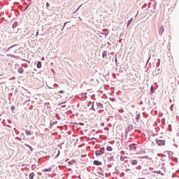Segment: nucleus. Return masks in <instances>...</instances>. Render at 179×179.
Returning <instances> with one entry per match:
<instances>
[{
    "instance_id": "12",
    "label": "nucleus",
    "mask_w": 179,
    "mask_h": 179,
    "mask_svg": "<svg viewBox=\"0 0 179 179\" xmlns=\"http://www.w3.org/2000/svg\"><path fill=\"white\" fill-rule=\"evenodd\" d=\"M34 177V173H31V174L29 175V178H30V179H33Z\"/></svg>"
},
{
    "instance_id": "23",
    "label": "nucleus",
    "mask_w": 179,
    "mask_h": 179,
    "mask_svg": "<svg viewBox=\"0 0 179 179\" xmlns=\"http://www.w3.org/2000/svg\"><path fill=\"white\" fill-rule=\"evenodd\" d=\"M27 8H29V6H27L24 8V10H27Z\"/></svg>"
},
{
    "instance_id": "27",
    "label": "nucleus",
    "mask_w": 179,
    "mask_h": 179,
    "mask_svg": "<svg viewBox=\"0 0 179 179\" xmlns=\"http://www.w3.org/2000/svg\"><path fill=\"white\" fill-rule=\"evenodd\" d=\"M66 23H68V22H66Z\"/></svg>"
},
{
    "instance_id": "25",
    "label": "nucleus",
    "mask_w": 179,
    "mask_h": 179,
    "mask_svg": "<svg viewBox=\"0 0 179 179\" xmlns=\"http://www.w3.org/2000/svg\"><path fill=\"white\" fill-rule=\"evenodd\" d=\"M22 10H23V12H26V10H25V8H24V9H23Z\"/></svg>"
},
{
    "instance_id": "7",
    "label": "nucleus",
    "mask_w": 179,
    "mask_h": 179,
    "mask_svg": "<svg viewBox=\"0 0 179 179\" xmlns=\"http://www.w3.org/2000/svg\"><path fill=\"white\" fill-rule=\"evenodd\" d=\"M106 150L108 151V152H111L112 150H113V148H111V147H107L106 148Z\"/></svg>"
},
{
    "instance_id": "17",
    "label": "nucleus",
    "mask_w": 179,
    "mask_h": 179,
    "mask_svg": "<svg viewBox=\"0 0 179 179\" xmlns=\"http://www.w3.org/2000/svg\"><path fill=\"white\" fill-rule=\"evenodd\" d=\"M46 6H47V8H48V6H50V3L49 2L46 3Z\"/></svg>"
},
{
    "instance_id": "10",
    "label": "nucleus",
    "mask_w": 179,
    "mask_h": 179,
    "mask_svg": "<svg viewBox=\"0 0 179 179\" xmlns=\"http://www.w3.org/2000/svg\"><path fill=\"white\" fill-rule=\"evenodd\" d=\"M131 164H132L133 166H135V164H138V161H136V160L132 161Z\"/></svg>"
},
{
    "instance_id": "20",
    "label": "nucleus",
    "mask_w": 179,
    "mask_h": 179,
    "mask_svg": "<svg viewBox=\"0 0 179 179\" xmlns=\"http://www.w3.org/2000/svg\"><path fill=\"white\" fill-rule=\"evenodd\" d=\"M13 27L14 28V27H16V24H13Z\"/></svg>"
},
{
    "instance_id": "6",
    "label": "nucleus",
    "mask_w": 179,
    "mask_h": 179,
    "mask_svg": "<svg viewBox=\"0 0 179 179\" xmlns=\"http://www.w3.org/2000/svg\"><path fill=\"white\" fill-rule=\"evenodd\" d=\"M97 107L99 108H103V103H97Z\"/></svg>"
},
{
    "instance_id": "13",
    "label": "nucleus",
    "mask_w": 179,
    "mask_h": 179,
    "mask_svg": "<svg viewBox=\"0 0 179 179\" xmlns=\"http://www.w3.org/2000/svg\"><path fill=\"white\" fill-rule=\"evenodd\" d=\"M131 150H132V149L134 150H136V147H135V145H131V148H130Z\"/></svg>"
},
{
    "instance_id": "4",
    "label": "nucleus",
    "mask_w": 179,
    "mask_h": 179,
    "mask_svg": "<svg viewBox=\"0 0 179 179\" xmlns=\"http://www.w3.org/2000/svg\"><path fill=\"white\" fill-rule=\"evenodd\" d=\"M18 72L19 73H23V72H24V71L23 70V68H19L18 69Z\"/></svg>"
},
{
    "instance_id": "16",
    "label": "nucleus",
    "mask_w": 179,
    "mask_h": 179,
    "mask_svg": "<svg viewBox=\"0 0 179 179\" xmlns=\"http://www.w3.org/2000/svg\"><path fill=\"white\" fill-rule=\"evenodd\" d=\"M15 106H11L10 107L11 111H15Z\"/></svg>"
},
{
    "instance_id": "26",
    "label": "nucleus",
    "mask_w": 179,
    "mask_h": 179,
    "mask_svg": "<svg viewBox=\"0 0 179 179\" xmlns=\"http://www.w3.org/2000/svg\"><path fill=\"white\" fill-rule=\"evenodd\" d=\"M15 23H17V22H15Z\"/></svg>"
},
{
    "instance_id": "2",
    "label": "nucleus",
    "mask_w": 179,
    "mask_h": 179,
    "mask_svg": "<svg viewBox=\"0 0 179 179\" xmlns=\"http://www.w3.org/2000/svg\"><path fill=\"white\" fill-rule=\"evenodd\" d=\"M95 155H96V156H100L101 155H103V152H102L101 150H96V151L95 152Z\"/></svg>"
},
{
    "instance_id": "19",
    "label": "nucleus",
    "mask_w": 179,
    "mask_h": 179,
    "mask_svg": "<svg viewBox=\"0 0 179 179\" xmlns=\"http://www.w3.org/2000/svg\"><path fill=\"white\" fill-rule=\"evenodd\" d=\"M59 93H61V94H64V93H65V92H64V91H59Z\"/></svg>"
},
{
    "instance_id": "24",
    "label": "nucleus",
    "mask_w": 179,
    "mask_h": 179,
    "mask_svg": "<svg viewBox=\"0 0 179 179\" xmlns=\"http://www.w3.org/2000/svg\"><path fill=\"white\" fill-rule=\"evenodd\" d=\"M57 152H58L57 156H59V150H57Z\"/></svg>"
},
{
    "instance_id": "21",
    "label": "nucleus",
    "mask_w": 179,
    "mask_h": 179,
    "mask_svg": "<svg viewBox=\"0 0 179 179\" xmlns=\"http://www.w3.org/2000/svg\"><path fill=\"white\" fill-rule=\"evenodd\" d=\"M29 148L31 151H33V148H31V146H29Z\"/></svg>"
},
{
    "instance_id": "11",
    "label": "nucleus",
    "mask_w": 179,
    "mask_h": 179,
    "mask_svg": "<svg viewBox=\"0 0 179 179\" xmlns=\"http://www.w3.org/2000/svg\"><path fill=\"white\" fill-rule=\"evenodd\" d=\"M76 162L75 160H71L69 162V164H73L74 163H76Z\"/></svg>"
},
{
    "instance_id": "8",
    "label": "nucleus",
    "mask_w": 179,
    "mask_h": 179,
    "mask_svg": "<svg viewBox=\"0 0 179 179\" xmlns=\"http://www.w3.org/2000/svg\"><path fill=\"white\" fill-rule=\"evenodd\" d=\"M37 68H38V69H40V68H41V62H38L37 64Z\"/></svg>"
},
{
    "instance_id": "18",
    "label": "nucleus",
    "mask_w": 179,
    "mask_h": 179,
    "mask_svg": "<svg viewBox=\"0 0 179 179\" xmlns=\"http://www.w3.org/2000/svg\"><path fill=\"white\" fill-rule=\"evenodd\" d=\"M131 22H132V18L128 21V23H131Z\"/></svg>"
},
{
    "instance_id": "22",
    "label": "nucleus",
    "mask_w": 179,
    "mask_h": 179,
    "mask_svg": "<svg viewBox=\"0 0 179 179\" xmlns=\"http://www.w3.org/2000/svg\"><path fill=\"white\" fill-rule=\"evenodd\" d=\"M141 159H146V157H141Z\"/></svg>"
},
{
    "instance_id": "9",
    "label": "nucleus",
    "mask_w": 179,
    "mask_h": 179,
    "mask_svg": "<svg viewBox=\"0 0 179 179\" xmlns=\"http://www.w3.org/2000/svg\"><path fill=\"white\" fill-rule=\"evenodd\" d=\"M25 134H27V135H31V131H30L29 130H26V131H25Z\"/></svg>"
},
{
    "instance_id": "14",
    "label": "nucleus",
    "mask_w": 179,
    "mask_h": 179,
    "mask_svg": "<svg viewBox=\"0 0 179 179\" xmlns=\"http://www.w3.org/2000/svg\"><path fill=\"white\" fill-rule=\"evenodd\" d=\"M150 90L152 93H155V87L153 86L151 87Z\"/></svg>"
},
{
    "instance_id": "5",
    "label": "nucleus",
    "mask_w": 179,
    "mask_h": 179,
    "mask_svg": "<svg viewBox=\"0 0 179 179\" xmlns=\"http://www.w3.org/2000/svg\"><path fill=\"white\" fill-rule=\"evenodd\" d=\"M103 58H107V51H104L103 53Z\"/></svg>"
},
{
    "instance_id": "1",
    "label": "nucleus",
    "mask_w": 179,
    "mask_h": 179,
    "mask_svg": "<svg viewBox=\"0 0 179 179\" xmlns=\"http://www.w3.org/2000/svg\"><path fill=\"white\" fill-rule=\"evenodd\" d=\"M157 143L159 146H164V143H166V141L164 140L157 139Z\"/></svg>"
},
{
    "instance_id": "3",
    "label": "nucleus",
    "mask_w": 179,
    "mask_h": 179,
    "mask_svg": "<svg viewBox=\"0 0 179 179\" xmlns=\"http://www.w3.org/2000/svg\"><path fill=\"white\" fill-rule=\"evenodd\" d=\"M93 163H94V164L95 166H100V165H101V162H100V161L95 160V161H94Z\"/></svg>"
},
{
    "instance_id": "15",
    "label": "nucleus",
    "mask_w": 179,
    "mask_h": 179,
    "mask_svg": "<svg viewBox=\"0 0 179 179\" xmlns=\"http://www.w3.org/2000/svg\"><path fill=\"white\" fill-rule=\"evenodd\" d=\"M44 171H45V173H47V171H51V169H45V170H44Z\"/></svg>"
}]
</instances>
